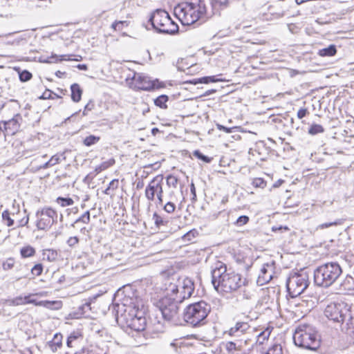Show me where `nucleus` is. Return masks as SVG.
<instances>
[{
  "label": "nucleus",
  "instance_id": "1",
  "mask_svg": "<svg viewBox=\"0 0 354 354\" xmlns=\"http://www.w3.org/2000/svg\"><path fill=\"white\" fill-rule=\"evenodd\" d=\"M212 283L218 292H232L247 286L248 281L239 273L227 270L225 265L218 262L212 271Z\"/></svg>",
  "mask_w": 354,
  "mask_h": 354
},
{
  "label": "nucleus",
  "instance_id": "32",
  "mask_svg": "<svg viewBox=\"0 0 354 354\" xmlns=\"http://www.w3.org/2000/svg\"><path fill=\"white\" fill-rule=\"evenodd\" d=\"M270 333L271 330L268 328L261 331L257 337V343L259 344H263L264 342L269 338Z\"/></svg>",
  "mask_w": 354,
  "mask_h": 354
},
{
  "label": "nucleus",
  "instance_id": "58",
  "mask_svg": "<svg viewBox=\"0 0 354 354\" xmlns=\"http://www.w3.org/2000/svg\"><path fill=\"white\" fill-rule=\"evenodd\" d=\"M194 231H189L183 236V239L185 241H191L192 238L194 236Z\"/></svg>",
  "mask_w": 354,
  "mask_h": 354
},
{
  "label": "nucleus",
  "instance_id": "22",
  "mask_svg": "<svg viewBox=\"0 0 354 354\" xmlns=\"http://www.w3.org/2000/svg\"><path fill=\"white\" fill-rule=\"evenodd\" d=\"M214 14H219L221 10L228 7L229 0H210Z\"/></svg>",
  "mask_w": 354,
  "mask_h": 354
},
{
  "label": "nucleus",
  "instance_id": "42",
  "mask_svg": "<svg viewBox=\"0 0 354 354\" xmlns=\"http://www.w3.org/2000/svg\"><path fill=\"white\" fill-rule=\"evenodd\" d=\"M193 155L201 160L202 161H203L204 162H207V163H209L212 161V158H209L208 156H206L205 155H203L199 150H195L194 152H193Z\"/></svg>",
  "mask_w": 354,
  "mask_h": 354
},
{
  "label": "nucleus",
  "instance_id": "50",
  "mask_svg": "<svg viewBox=\"0 0 354 354\" xmlns=\"http://www.w3.org/2000/svg\"><path fill=\"white\" fill-rule=\"evenodd\" d=\"M176 209L174 203L169 201L164 206V210L167 213H173Z\"/></svg>",
  "mask_w": 354,
  "mask_h": 354
},
{
  "label": "nucleus",
  "instance_id": "30",
  "mask_svg": "<svg viewBox=\"0 0 354 354\" xmlns=\"http://www.w3.org/2000/svg\"><path fill=\"white\" fill-rule=\"evenodd\" d=\"M20 254L23 258L30 257L35 255V250L30 245L24 246L20 250Z\"/></svg>",
  "mask_w": 354,
  "mask_h": 354
},
{
  "label": "nucleus",
  "instance_id": "37",
  "mask_svg": "<svg viewBox=\"0 0 354 354\" xmlns=\"http://www.w3.org/2000/svg\"><path fill=\"white\" fill-rule=\"evenodd\" d=\"M324 131V127L317 124H313L308 129V133L310 135H316L317 133H323Z\"/></svg>",
  "mask_w": 354,
  "mask_h": 354
},
{
  "label": "nucleus",
  "instance_id": "16",
  "mask_svg": "<svg viewBox=\"0 0 354 354\" xmlns=\"http://www.w3.org/2000/svg\"><path fill=\"white\" fill-rule=\"evenodd\" d=\"M29 297H17L12 299L10 302L14 306L23 305L26 304H35L37 306H42L47 308L58 309L61 306V302L58 301H40L36 302L33 299H29Z\"/></svg>",
  "mask_w": 354,
  "mask_h": 354
},
{
  "label": "nucleus",
  "instance_id": "51",
  "mask_svg": "<svg viewBox=\"0 0 354 354\" xmlns=\"http://www.w3.org/2000/svg\"><path fill=\"white\" fill-rule=\"evenodd\" d=\"M353 279L352 277L347 275L345 280L344 281L342 285L344 286V288L345 290L350 289L351 288V284L352 283Z\"/></svg>",
  "mask_w": 354,
  "mask_h": 354
},
{
  "label": "nucleus",
  "instance_id": "6",
  "mask_svg": "<svg viewBox=\"0 0 354 354\" xmlns=\"http://www.w3.org/2000/svg\"><path fill=\"white\" fill-rule=\"evenodd\" d=\"M326 317L342 325L345 324L346 329L353 326V315L348 305L344 302H334L329 304L325 308Z\"/></svg>",
  "mask_w": 354,
  "mask_h": 354
},
{
  "label": "nucleus",
  "instance_id": "19",
  "mask_svg": "<svg viewBox=\"0 0 354 354\" xmlns=\"http://www.w3.org/2000/svg\"><path fill=\"white\" fill-rule=\"evenodd\" d=\"M13 212H10L6 209L2 212V220L8 227H11L15 224V219H17V216L19 213V205L16 208L13 205Z\"/></svg>",
  "mask_w": 354,
  "mask_h": 354
},
{
  "label": "nucleus",
  "instance_id": "56",
  "mask_svg": "<svg viewBox=\"0 0 354 354\" xmlns=\"http://www.w3.org/2000/svg\"><path fill=\"white\" fill-rule=\"evenodd\" d=\"M272 230L273 232H282L283 231H288L289 228L287 226H279V227H272Z\"/></svg>",
  "mask_w": 354,
  "mask_h": 354
},
{
  "label": "nucleus",
  "instance_id": "46",
  "mask_svg": "<svg viewBox=\"0 0 354 354\" xmlns=\"http://www.w3.org/2000/svg\"><path fill=\"white\" fill-rule=\"evenodd\" d=\"M249 221V217L245 215L240 216L235 222L236 226L241 227L247 224Z\"/></svg>",
  "mask_w": 354,
  "mask_h": 354
},
{
  "label": "nucleus",
  "instance_id": "21",
  "mask_svg": "<svg viewBox=\"0 0 354 354\" xmlns=\"http://www.w3.org/2000/svg\"><path fill=\"white\" fill-rule=\"evenodd\" d=\"M83 340V336L80 331H73L68 337L66 344L68 347L78 346Z\"/></svg>",
  "mask_w": 354,
  "mask_h": 354
},
{
  "label": "nucleus",
  "instance_id": "2",
  "mask_svg": "<svg viewBox=\"0 0 354 354\" xmlns=\"http://www.w3.org/2000/svg\"><path fill=\"white\" fill-rule=\"evenodd\" d=\"M116 320L118 323L138 332L143 331L147 325L143 311L132 302L118 306Z\"/></svg>",
  "mask_w": 354,
  "mask_h": 354
},
{
  "label": "nucleus",
  "instance_id": "5",
  "mask_svg": "<svg viewBox=\"0 0 354 354\" xmlns=\"http://www.w3.org/2000/svg\"><path fill=\"white\" fill-rule=\"evenodd\" d=\"M207 15L205 0H192L180 8L179 19L183 24L189 26Z\"/></svg>",
  "mask_w": 354,
  "mask_h": 354
},
{
  "label": "nucleus",
  "instance_id": "10",
  "mask_svg": "<svg viewBox=\"0 0 354 354\" xmlns=\"http://www.w3.org/2000/svg\"><path fill=\"white\" fill-rule=\"evenodd\" d=\"M308 285V274L305 272L291 274L286 281L287 290L291 297L300 295Z\"/></svg>",
  "mask_w": 354,
  "mask_h": 354
},
{
  "label": "nucleus",
  "instance_id": "18",
  "mask_svg": "<svg viewBox=\"0 0 354 354\" xmlns=\"http://www.w3.org/2000/svg\"><path fill=\"white\" fill-rule=\"evenodd\" d=\"M272 265L268 263L263 264L257 277V283L259 286H263L268 283L272 279Z\"/></svg>",
  "mask_w": 354,
  "mask_h": 354
},
{
  "label": "nucleus",
  "instance_id": "20",
  "mask_svg": "<svg viewBox=\"0 0 354 354\" xmlns=\"http://www.w3.org/2000/svg\"><path fill=\"white\" fill-rule=\"evenodd\" d=\"M22 120L21 115L19 113L16 114L12 119L4 121L3 127L6 130L10 129L12 133H14L17 131L19 127V122Z\"/></svg>",
  "mask_w": 354,
  "mask_h": 354
},
{
  "label": "nucleus",
  "instance_id": "64",
  "mask_svg": "<svg viewBox=\"0 0 354 354\" xmlns=\"http://www.w3.org/2000/svg\"><path fill=\"white\" fill-rule=\"evenodd\" d=\"M75 354H91V353L88 350L82 349L81 351L76 352Z\"/></svg>",
  "mask_w": 354,
  "mask_h": 354
},
{
  "label": "nucleus",
  "instance_id": "12",
  "mask_svg": "<svg viewBox=\"0 0 354 354\" xmlns=\"http://www.w3.org/2000/svg\"><path fill=\"white\" fill-rule=\"evenodd\" d=\"M194 290V284L189 278H185L182 281H179L178 285L171 283L168 288V291L171 292V295L180 303L189 298Z\"/></svg>",
  "mask_w": 354,
  "mask_h": 354
},
{
  "label": "nucleus",
  "instance_id": "41",
  "mask_svg": "<svg viewBox=\"0 0 354 354\" xmlns=\"http://www.w3.org/2000/svg\"><path fill=\"white\" fill-rule=\"evenodd\" d=\"M90 222V212L89 211L85 212L80 217L75 220L74 223H83L87 224Z\"/></svg>",
  "mask_w": 354,
  "mask_h": 354
},
{
  "label": "nucleus",
  "instance_id": "43",
  "mask_svg": "<svg viewBox=\"0 0 354 354\" xmlns=\"http://www.w3.org/2000/svg\"><path fill=\"white\" fill-rule=\"evenodd\" d=\"M153 220L156 227H160L162 225H165L166 224V221L163 220V218L158 215L156 212L153 214Z\"/></svg>",
  "mask_w": 354,
  "mask_h": 354
},
{
  "label": "nucleus",
  "instance_id": "54",
  "mask_svg": "<svg viewBox=\"0 0 354 354\" xmlns=\"http://www.w3.org/2000/svg\"><path fill=\"white\" fill-rule=\"evenodd\" d=\"M190 192L192 195V202H195L196 201V188L194 186V184L193 182H192L190 185Z\"/></svg>",
  "mask_w": 354,
  "mask_h": 354
},
{
  "label": "nucleus",
  "instance_id": "27",
  "mask_svg": "<svg viewBox=\"0 0 354 354\" xmlns=\"http://www.w3.org/2000/svg\"><path fill=\"white\" fill-rule=\"evenodd\" d=\"M169 100V97L166 95H161L154 100V104L156 106L161 109H167V102Z\"/></svg>",
  "mask_w": 354,
  "mask_h": 354
},
{
  "label": "nucleus",
  "instance_id": "40",
  "mask_svg": "<svg viewBox=\"0 0 354 354\" xmlns=\"http://www.w3.org/2000/svg\"><path fill=\"white\" fill-rule=\"evenodd\" d=\"M266 354H283V349L281 344H274L270 347Z\"/></svg>",
  "mask_w": 354,
  "mask_h": 354
},
{
  "label": "nucleus",
  "instance_id": "48",
  "mask_svg": "<svg viewBox=\"0 0 354 354\" xmlns=\"http://www.w3.org/2000/svg\"><path fill=\"white\" fill-rule=\"evenodd\" d=\"M216 128L220 131H223L224 132L227 133H230L234 131V130L237 129V127H226L222 124H216Z\"/></svg>",
  "mask_w": 354,
  "mask_h": 354
},
{
  "label": "nucleus",
  "instance_id": "47",
  "mask_svg": "<svg viewBox=\"0 0 354 354\" xmlns=\"http://www.w3.org/2000/svg\"><path fill=\"white\" fill-rule=\"evenodd\" d=\"M42 271L43 266L41 263L35 265L31 269L32 274L35 276H39L42 273Z\"/></svg>",
  "mask_w": 354,
  "mask_h": 354
},
{
  "label": "nucleus",
  "instance_id": "15",
  "mask_svg": "<svg viewBox=\"0 0 354 354\" xmlns=\"http://www.w3.org/2000/svg\"><path fill=\"white\" fill-rule=\"evenodd\" d=\"M250 339L248 337L235 339L224 344V348L228 354H247L245 347L248 345Z\"/></svg>",
  "mask_w": 354,
  "mask_h": 354
},
{
  "label": "nucleus",
  "instance_id": "53",
  "mask_svg": "<svg viewBox=\"0 0 354 354\" xmlns=\"http://www.w3.org/2000/svg\"><path fill=\"white\" fill-rule=\"evenodd\" d=\"M118 184H119V182H118V179H113L112 180L110 183H109V187L112 190V191H114L116 189H118Z\"/></svg>",
  "mask_w": 354,
  "mask_h": 354
},
{
  "label": "nucleus",
  "instance_id": "59",
  "mask_svg": "<svg viewBox=\"0 0 354 354\" xmlns=\"http://www.w3.org/2000/svg\"><path fill=\"white\" fill-rule=\"evenodd\" d=\"M52 165H55L59 162V156L57 155L53 156L49 160Z\"/></svg>",
  "mask_w": 354,
  "mask_h": 354
},
{
  "label": "nucleus",
  "instance_id": "14",
  "mask_svg": "<svg viewBox=\"0 0 354 354\" xmlns=\"http://www.w3.org/2000/svg\"><path fill=\"white\" fill-rule=\"evenodd\" d=\"M132 80L134 87L139 90L150 91L165 87L164 83L160 82L158 79L151 80L150 77L142 73H135Z\"/></svg>",
  "mask_w": 354,
  "mask_h": 354
},
{
  "label": "nucleus",
  "instance_id": "55",
  "mask_svg": "<svg viewBox=\"0 0 354 354\" xmlns=\"http://www.w3.org/2000/svg\"><path fill=\"white\" fill-rule=\"evenodd\" d=\"M50 98H53L52 97V91L48 89H46V91L39 97V99H43V100L50 99Z\"/></svg>",
  "mask_w": 354,
  "mask_h": 354
},
{
  "label": "nucleus",
  "instance_id": "8",
  "mask_svg": "<svg viewBox=\"0 0 354 354\" xmlns=\"http://www.w3.org/2000/svg\"><path fill=\"white\" fill-rule=\"evenodd\" d=\"M210 309L209 305L204 301L189 304L184 310V320L192 326L203 324Z\"/></svg>",
  "mask_w": 354,
  "mask_h": 354
},
{
  "label": "nucleus",
  "instance_id": "7",
  "mask_svg": "<svg viewBox=\"0 0 354 354\" xmlns=\"http://www.w3.org/2000/svg\"><path fill=\"white\" fill-rule=\"evenodd\" d=\"M180 302L171 295L165 296L156 302V307L165 322L178 325L180 322L179 304Z\"/></svg>",
  "mask_w": 354,
  "mask_h": 354
},
{
  "label": "nucleus",
  "instance_id": "52",
  "mask_svg": "<svg viewBox=\"0 0 354 354\" xmlns=\"http://www.w3.org/2000/svg\"><path fill=\"white\" fill-rule=\"evenodd\" d=\"M29 221L28 215L24 216L21 219L17 221V227H24L27 225Z\"/></svg>",
  "mask_w": 354,
  "mask_h": 354
},
{
  "label": "nucleus",
  "instance_id": "9",
  "mask_svg": "<svg viewBox=\"0 0 354 354\" xmlns=\"http://www.w3.org/2000/svg\"><path fill=\"white\" fill-rule=\"evenodd\" d=\"M149 21L153 28L161 33L172 35L178 30V26L164 10H156L149 18Z\"/></svg>",
  "mask_w": 354,
  "mask_h": 354
},
{
  "label": "nucleus",
  "instance_id": "26",
  "mask_svg": "<svg viewBox=\"0 0 354 354\" xmlns=\"http://www.w3.org/2000/svg\"><path fill=\"white\" fill-rule=\"evenodd\" d=\"M62 335L60 333H56L52 341L49 342V347L52 351L55 352L62 346Z\"/></svg>",
  "mask_w": 354,
  "mask_h": 354
},
{
  "label": "nucleus",
  "instance_id": "31",
  "mask_svg": "<svg viewBox=\"0 0 354 354\" xmlns=\"http://www.w3.org/2000/svg\"><path fill=\"white\" fill-rule=\"evenodd\" d=\"M62 59H59L56 54H52L50 57L41 56L39 62L41 63H57L59 60L65 59V55H62Z\"/></svg>",
  "mask_w": 354,
  "mask_h": 354
},
{
  "label": "nucleus",
  "instance_id": "57",
  "mask_svg": "<svg viewBox=\"0 0 354 354\" xmlns=\"http://www.w3.org/2000/svg\"><path fill=\"white\" fill-rule=\"evenodd\" d=\"M308 113V111L306 109H300L297 112V117L299 119H302L304 118Z\"/></svg>",
  "mask_w": 354,
  "mask_h": 354
},
{
  "label": "nucleus",
  "instance_id": "24",
  "mask_svg": "<svg viewBox=\"0 0 354 354\" xmlns=\"http://www.w3.org/2000/svg\"><path fill=\"white\" fill-rule=\"evenodd\" d=\"M71 99L75 102H78L80 101L82 90L81 89L80 85L78 84H73L71 86Z\"/></svg>",
  "mask_w": 354,
  "mask_h": 354
},
{
  "label": "nucleus",
  "instance_id": "36",
  "mask_svg": "<svg viewBox=\"0 0 354 354\" xmlns=\"http://www.w3.org/2000/svg\"><path fill=\"white\" fill-rule=\"evenodd\" d=\"M57 203L62 207H67L73 205L74 201L71 198L58 197L56 200Z\"/></svg>",
  "mask_w": 354,
  "mask_h": 354
},
{
  "label": "nucleus",
  "instance_id": "33",
  "mask_svg": "<svg viewBox=\"0 0 354 354\" xmlns=\"http://www.w3.org/2000/svg\"><path fill=\"white\" fill-rule=\"evenodd\" d=\"M129 26L127 21H115L111 26L114 31H122L124 27Z\"/></svg>",
  "mask_w": 354,
  "mask_h": 354
},
{
  "label": "nucleus",
  "instance_id": "44",
  "mask_svg": "<svg viewBox=\"0 0 354 354\" xmlns=\"http://www.w3.org/2000/svg\"><path fill=\"white\" fill-rule=\"evenodd\" d=\"M79 241V238L75 236L69 237L66 241V243L70 248H75L77 246Z\"/></svg>",
  "mask_w": 354,
  "mask_h": 354
},
{
  "label": "nucleus",
  "instance_id": "4",
  "mask_svg": "<svg viewBox=\"0 0 354 354\" xmlns=\"http://www.w3.org/2000/svg\"><path fill=\"white\" fill-rule=\"evenodd\" d=\"M342 272V268L337 262L323 263L314 270V282L317 286L328 288L340 279Z\"/></svg>",
  "mask_w": 354,
  "mask_h": 354
},
{
  "label": "nucleus",
  "instance_id": "13",
  "mask_svg": "<svg viewBox=\"0 0 354 354\" xmlns=\"http://www.w3.org/2000/svg\"><path fill=\"white\" fill-rule=\"evenodd\" d=\"M38 230H47L57 222V213L51 207H44L36 212Z\"/></svg>",
  "mask_w": 354,
  "mask_h": 354
},
{
  "label": "nucleus",
  "instance_id": "45",
  "mask_svg": "<svg viewBox=\"0 0 354 354\" xmlns=\"http://www.w3.org/2000/svg\"><path fill=\"white\" fill-rule=\"evenodd\" d=\"M14 265L15 259L13 258H8L3 263L2 267L4 270H8L12 269Z\"/></svg>",
  "mask_w": 354,
  "mask_h": 354
},
{
  "label": "nucleus",
  "instance_id": "39",
  "mask_svg": "<svg viewBox=\"0 0 354 354\" xmlns=\"http://www.w3.org/2000/svg\"><path fill=\"white\" fill-rule=\"evenodd\" d=\"M32 77V75L30 72L27 70H24L22 71H19V77L21 82H26L29 81Z\"/></svg>",
  "mask_w": 354,
  "mask_h": 354
},
{
  "label": "nucleus",
  "instance_id": "38",
  "mask_svg": "<svg viewBox=\"0 0 354 354\" xmlns=\"http://www.w3.org/2000/svg\"><path fill=\"white\" fill-rule=\"evenodd\" d=\"M166 183L168 187L176 188L178 178L174 175H168L166 178Z\"/></svg>",
  "mask_w": 354,
  "mask_h": 354
},
{
  "label": "nucleus",
  "instance_id": "3",
  "mask_svg": "<svg viewBox=\"0 0 354 354\" xmlns=\"http://www.w3.org/2000/svg\"><path fill=\"white\" fill-rule=\"evenodd\" d=\"M293 341L298 347L310 351H317L320 346L321 337L313 325L301 323L297 326L295 330Z\"/></svg>",
  "mask_w": 354,
  "mask_h": 354
},
{
  "label": "nucleus",
  "instance_id": "17",
  "mask_svg": "<svg viewBox=\"0 0 354 354\" xmlns=\"http://www.w3.org/2000/svg\"><path fill=\"white\" fill-rule=\"evenodd\" d=\"M250 328L248 322H237L234 326L231 327L225 333L236 339L243 338V337H247L246 333Z\"/></svg>",
  "mask_w": 354,
  "mask_h": 354
},
{
  "label": "nucleus",
  "instance_id": "23",
  "mask_svg": "<svg viewBox=\"0 0 354 354\" xmlns=\"http://www.w3.org/2000/svg\"><path fill=\"white\" fill-rule=\"evenodd\" d=\"M58 258V252L54 249H44L42 250V259L43 260L48 261L49 262L55 261Z\"/></svg>",
  "mask_w": 354,
  "mask_h": 354
},
{
  "label": "nucleus",
  "instance_id": "63",
  "mask_svg": "<svg viewBox=\"0 0 354 354\" xmlns=\"http://www.w3.org/2000/svg\"><path fill=\"white\" fill-rule=\"evenodd\" d=\"M169 346L173 348L176 352H178V345L176 342H171L169 344Z\"/></svg>",
  "mask_w": 354,
  "mask_h": 354
},
{
  "label": "nucleus",
  "instance_id": "62",
  "mask_svg": "<svg viewBox=\"0 0 354 354\" xmlns=\"http://www.w3.org/2000/svg\"><path fill=\"white\" fill-rule=\"evenodd\" d=\"M52 164L50 163V160H48V162H45L44 165H41L39 167V169H47L50 167H52Z\"/></svg>",
  "mask_w": 354,
  "mask_h": 354
},
{
  "label": "nucleus",
  "instance_id": "28",
  "mask_svg": "<svg viewBox=\"0 0 354 354\" xmlns=\"http://www.w3.org/2000/svg\"><path fill=\"white\" fill-rule=\"evenodd\" d=\"M114 164H115V160L113 158H111L107 161H104V162H102L100 165H97L95 168V171L96 172V174H99L101 171L106 169L109 167L113 165Z\"/></svg>",
  "mask_w": 354,
  "mask_h": 354
},
{
  "label": "nucleus",
  "instance_id": "34",
  "mask_svg": "<svg viewBox=\"0 0 354 354\" xmlns=\"http://www.w3.org/2000/svg\"><path fill=\"white\" fill-rule=\"evenodd\" d=\"M100 140V137L94 135H90L84 139L83 144L86 147H91L96 144Z\"/></svg>",
  "mask_w": 354,
  "mask_h": 354
},
{
  "label": "nucleus",
  "instance_id": "49",
  "mask_svg": "<svg viewBox=\"0 0 354 354\" xmlns=\"http://www.w3.org/2000/svg\"><path fill=\"white\" fill-rule=\"evenodd\" d=\"M339 224H341L340 220H337V221H335L333 222H328V223H324L320 224L317 227V229H324V228H327V227H331V226L337 225H339Z\"/></svg>",
  "mask_w": 354,
  "mask_h": 354
},
{
  "label": "nucleus",
  "instance_id": "35",
  "mask_svg": "<svg viewBox=\"0 0 354 354\" xmlns=\"http://www.w3.org/2000/svg\"><path fill=\"white\" fill-rule=\"evenodd\" d=\"M90 306H91L90 302H86L84 304H82V306H80L78 308L80 312H78L77 313H74V317L75 318H79L81 316L84 315L88 310L91 309Z\"/></svg>",
  "mask_w": 354,
  "mask_h": 354
},
{
  "label": "nucleus",
  "instance_id": "11",
  "mask_svg": "<svg viewBox=\"0 0 354 354\" xmlns=\"http://www.w3.org/2000/svg\"><path fill=\"white\" fill-rule=\"evenodd\" d=\"M163 176L157 175L148 184L145 188V195L149 201H155L157 199V205L163 204Z\"/></svg>",
  "mask_w": 354,
  "mask_h": 354
},
{
  "label": "nucleus",
  "instance_id": "60",
  "mask_svg": "<svg viewBox=\"0 0 354 354\" xmlns=\"http://www.w3.org/2000/svg\"><path fill=\"white\" fill-rule=\"evenodd\" d=\"M254 185L256 187H263L265 185V182L261 178H257L254 181Z\"/></svg>",
  "mask_w": 354,
  "mask_h": 354
},
{
  "label": "nucleus",
  "instance_id": "25",
  "mask_svg": "<svg viewBox=\"0 0 354 354\" xmlns=\"http://www.w3.org/2000/svg\"><path fill=\"white\" fill-rule=\"evenodd\" d=\"M337 53V48L335 45L330 44L327 48L319 49L317 55L321 57H332Z\"/></svg>",
  "mask_w": 354,
  "mask_h": 354
},
{
  "label": "nucleus",
  "instance_id": "61",
  "mask_svg": "<svg viewBox=\"0 0 354 354\" xmlns=\"http://www.w3.org/2000/svg\"><path fill=\"white\" fill-rule=\"evenodd\" d=\"M93 106H94L93 104L88 103L84 107V110L83 111V115H86L87 111H91L93 109Z\"/></svg>",
  "mask_w": 354,
  "mask_h": 354
},
{
  "label": "nucleus",
  "instance_id": "29",
  "mask_svg": "<svg viewBox=\"0 0 354 354\" xmlns=\"http://www.w3.org/2000/svg\"><path fill=\"white\" fill-rule=\"evenodd\" d=\"M220 80L217 79L215 76H206L198 79H194L192 81V83L194 84L201 83V84H209L210 82H216Z\"/></svg>",
  "mask_w": 354,
  "mask_h": 354
}]
</instances>
